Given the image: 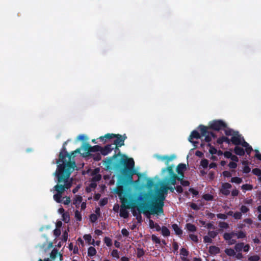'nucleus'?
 Here are the masks:
<instances>
[{
  "label": "nucleus",
  "mask_w": 261,
  "mask_h": 261,
  "mask_svg": "<svg viewBox=\"0 0 261 261\" xmlns=\"http://www.w3.org/2000/svg\"><path fill=\"white\" fill-rule=\"evenodd\" d=\"M250 171L251 169L248 166L246 165L244 167L243 171L244 173H248L250 172Z\"/></svg>",
  "instance_id": "64"
},
{
  "label": "nucleus",
  "mask_w": 261,
  "mask_h": 261,
  "mask_svg": "<svg viewBox=\"0 0 261 261\" xmlns=\"http://www.w3.org/2000/svg\"><path fill=\"white\" fill-rule=\"evenodd\" d=\"M104 242L108 247H110L112 245V240L109 237H106L104 238Z\"/></svg>",
  "instance_id": "38"
},
{
  "label": "nucleus",
  "mask_w": 261,
  "mask_h": 261,
  "mask_svg": "<svg viewBox=\"0 0 261 261\" xmlns=\"http://www.w3.org/2000/svg\"><path fill=\"white\" fill-rule=\"evenodd\" d=\"M115 138L116 139L114 141L113 145H115V151L119 150L118 147H121L124 145V141L127 138L126 134L123 135L120 134H107L103 136H101L99 138L100 140L102 142H106L107 139H111Z\"/></svg>",
  "instance_id": "5"
},
{
  "label": "nucleus",
  "mask_w": 261,
  "mask_h": 261,
  "mask_svg": "<svg viewBox=\"0 0 261 261\" xmlns=\"http://www.w3.org/2000/svg\"><path fill=\"white\" fill-rule=\"evenodd\" d=\"M200 137H201V136H200V134L197 130H194L191 132V133L188 138V140L191 143L193 144L195 147H196L197 144L198 143V142L194 141L192 140L194 139H199V138H200Z\"/></svg>",
  "instance_id": "13"
},
{
  "label": "nucleus",
  "mask_w": 261,
  "mask_h": 261,
  "mask_svg": "<svg viewBox=\"0 0 261 261\" xmlns=\"http://www.w3.org/2000/svg\"><path fill=\"white\" fill-rule=\"evenodd\" d=\"M108 203V199L106 198L101 199L99 201V205L101 206H105Z\"/></svg>",
  "instance_id": "59"
},
{
  "label": "nucleus",
  "mask_w": 261,
  "mask_h": 261,
  "mask_svg": "<svg viewBox=\"0 0 261 261\" xmlns=\"http://www.w3.org/2000/svg\"><path fill=\"white\" fill-rule=\"evenodd\" d=\"M243 245H244L243 242L236 243L234 246V250H236V252H241L244 248Z\"/></svg>",
  "instance_id": "24"
},
{
  "label": "nucleus",
  "mask_w": 261,
  "mask_h": 261,
  "mask_svg": "<svg viewBox=\"0 0 261 261\" xmlns=\"http://www.w3.org/2000/svg\"><path fill=\"white\" fill-rule=\"evenodd\" d=\"M237 237L238 239H243L246 238V234L243 231H240L237 233Z\"/></svg>",
  "instance_id": "42"
},
{
  "label": "nucleus",
  "mask_w": 261,
  "mask_h": 261,
  "mask_svg": "<svg viewBox=\"0 0 261 261\" xmlns=\"http://www.w3.org/2000/svg\"><path fill=\"white\" fill-rule=\"evenodd\" d=\"M186 165L185 164H179L176 169V171L177 172L178 176L184 177V171L186 169Z\"/></svg>",
  "instance_id": "16"
},
{
  "label": "nucleus",
  "mask_w": 261,
  "mask_h": 261,
  "mask_svg": "<svg viewBox=\"0 0 261 261\" xmlns=\"http://www.w3.org/2000/svg\"><path fill=\"white\" fill-rule=\"evenodd\" d=\"M83 238L88 243L92 244L93 245H95V241L93 239L92 240L91 236L90 234H85Z\"/></svg>",
  "instance_id": "23"
},
{
  "label": "nucleus",
  "mask_w": 261,
  "mask_h": 261,
  "mask_svg": "<svg viewBox=\"0 0 261 261\" xmlns=\"http://www.w3.org/2000/svg\"><path fill=\"white\" fill-rule=\"evenodd\" d=\"M144 254V251L143 249L138 248L137 249V255L138 257L140 258V257H142V256H143Z\"/></svg>",
  "instance_id": "51"
},
{
  "label": "nucleus",
  "mask_w": 261,
  "mask_h": 261,
  "mask_svg": "<svg viewBox=\"0 0 261 261\" xmlns=\"http://www.w3.org/2000/svg\"><path fill=\"white\" fill-rule=\"evenodd\" d=\"M218 232L215 231H209L208 232V236L212 239H214L218 235Z\"/></svg>",
  "instance_id": "49"
},
{
  "label": "nucleus",
  "mask_w": 261,
  "mask_h": 261,
  "mask_svg": "<svg viewBox=\"0 0 261 261\" xmlns=\"http://www.w3.org/2000/svg\"><path fill=\"white\" fill-rule=\"evenodd\" d=\"M100 149H101V147L99 145H97L93 146L90 145V153L100 151Z\"/></svg>",
  "instance_id": "30"
},
{
  "label": "nucleus",
  "mask_w": 261,
  "mask_h": 261,
  "mask_svg": "<svg viewBox=\"0 0 261 261\" xmlns=\"http://www.w3.org/2000/svg\"><path fill=\"white\" fill-rule=\"evenodd\" d=\"M113 149H115V148L112 144H108L104 147H101V149H100V152L102 155H107L109 153H110Z\"/></svg>",
  "instance_id": "14"
},
{
  "label": "nucleus",
  "mask_w": 261,
  "mask_h": 261,
  "mask_svg": "<svg viewBox=\"0 0 261 261\" xmlns=\"http://www.w3.org/2000/svg\"><path fill=\"white\" fill-rule=\"evenodd\" d=\"M199 128L200 132L201 135L202 136H205L208 133L207 129L209 128L208 127H206L203 125H200L199 126Z\"/></svg>",
  "instance_id": "22"
},
{
  "label": "nucleus",
  "mask_w": 261,
  "mask_h": 261,
  "mask_svg": "<svg viewBox=\"0 0 261 261\" xmlns=\"http://www.w3.org/2000/svg\"><path fill=\"white\" fill-rule=\"evenodd\" d=\"M146 185L149 188H151L152 187H153V186H154V182L153 180L151 179H148L147 180Z\"/></svg>",
  "instance_id": "57"
},
{
  "label": "nucleus",
  "mask_w": 261,
  "mask_h": 261,
  "mask_svg": "<svg viewBox=\"0 0 261 261\" xmlns=\"http://www.w3.org/2000/svg\"><path fill=\"white\" fill-rule=\"evenodd\" d=\"M203 241L204 243H212L213 242L212 239L208 236H205L203 237Z\"/></svg>",
  "instance_id": "55"
},
{
  "label": "nucleus",
  "mask_w": 261,
  "mask_h": 261,
  "mask_svg": "<svg viewBox=\"0 0 261 261\" xmlns=\"http://www.w3.org/2000/svg\"><path fill=\"white\" fill-rule=\"evenodd\" d=\"M54 234L56 238L59 237L61 234V230L59 228H56L54 230Z\"/></svg>",
  "instance_id": "60"
},
{
  "label": "nucleus",
  "mask_w": 261,
  "mask_h": 261,
  "mask_svg": "<svg viewBox=\"0 0 261 261\" xmlns=\"http://www.w3.org/2000/svg\"><path fill=\"white\" fill-rule=\"evenodd\" d=\"M101 179V175L100 174H98L96 175L93 176L91 180L96 182L97 181H99Z\"/></svg>",
  "instance_id": "47"
},
{
  "label": "nucleus",
  "mask_w": 261,
  "mask_h": 261,
  "mask_svg": "<svg viewBox=\"0 0 261 261\" xmlns=\"http://www.w3.org/2000/svg\"><path fill=\"white\" fill-rule=\"evenodd\" d=\"M227 127V124L222 120H214L210 122L208 128L210 129L219 131L223 130Z\"/></svg>",
  "instance_id": "9"
},
{
  "label": "nucleus",
  "mask_w": 261,
  "mask_h": 261,
  "mask_svg": "<svg viewBox=\"0 0 261 261\" xmlns=\"http://www.w3.org/2000/svg\"><path fill=\"white\" fill-rule=\"evenodd\" d=\"M189 237L192 241H193L195 243H197L198 242V239L197 236L194 234H189Z\"/></svg>",
  "instance_id": "53"
},
{
  "label": "nucleus",
  "mask_w": 261,
  "mask_h": 261,
  "mask_svg": "<svg viewBox=\"0 0 261 261\" xmlns=\"http://www.w3.org/2000/svg\"><path fill=\"white\" fill-rule=\"evenodd\" d=\"M111 255L113 257H116L117 258H119V253L117 250L114 249L111 252Z\"/></svg>",
  "instance_id": "58"
},
{
  "label": "nucleus",
  "mask_w": 261,
  "mask_h": 261,
  "mask_svg": "<svg viewBox=\"0 0 261 261\" xmlns=\"http://www.w3.org/2000/svg\"><path fill=\"white\" fill-rule=\"evenodd\" d=\"M202 198L206 201H212L214 199L213 195L210 194H205L202 196Z\"/></svg>",
  "instance_id": "35"
},
{
  "label": "nucleus",
  "mask_w": 261,
  "mask_h": 261,
  "mask_svg": "<svg viewBox=\"0 0 261 261\" xmlns=\"http://www.w3.org/2000/svg\"><path fill=\"white\" fill-rule=\"evenodd\" d=\"M76 165L74 163H68L66 165H58L54 175L57 178V185L54 186V190L57 193L63 194L66 190L71 188L72 180L69 179L70 175Z\"/></svg>",
  "instance_id": "2"
},
{
  "label": "nucleus",
  "mask_w": 261,
  "mask_h": 261,
  "mask_svg": "<svg viewBox=\"0 0 261 261\" xmlns=\"http://www.w3.org/2000/svg\"><path fill=\"white\" fill-rule=\"evenodd\" d=\"M67 141H66L63 143L59 155V159L56 162L57 164H59L58 165H66L69 162H73L75 164L74 160L71 161V155H70L66 150L65 145L67 144Z\"/></svg>",
  "instance_id": "8"
},
{
  "label": "nucleus",
  "mask_w": 261,
  "mask_h": 261,
  "mask_svg": "<svg viewBox=\"0 0 261 261\" xmlns=\"http://www.w3.org/2000/svg\"><path fill=\"white\" fill-rule=\"evenodd\" d=\"M174 165H171L167 167L163 168L161 170V175L163 176L167 172L168 176L164 178L163 181L167 182V184L174 186L176 184V180L179 181L181 183V181L184 180V177L177 175L174 172Z\"/></svg>",
  "instance_id": "4"
},
{
  "label": "nucleus",
  "mask_w": 261,
  "mask_h": 261,
  "mask_svg": "<svg viewBox=\"0 0 261 261\" xmlns=\"http://www.w3.org/2000/svg\"><path fill=\"white\" fill-rule=\"evenodd\" d=\"M149 194H145L143 197H139L138 200L141 201L138 204L137 207V210L138 211V215L136 217V219L139 223H141L142 221V216L141 213L143 212L144 214L147 213V210H149V205L150 203H146L145 200L147 199L149 197Z\"/></svg>",
  "instance_id": "7"
},
{
  "label": "nucleus",
  "mask_w": 261,
  "mask_h": 261,
  "mask_svg": "<svg viewBox=\"0 0 261 261\" xmlns=\"http://www.w3.org/2000/svg\"><path fill=\"white\" fill-rule=\"evenodd\" d=\"M161 231H162V235L164 237H167L170 235V230L167 227H166L165 226H163L162 227Z\"/></svg>",
  "instance_id": "25"
},
{
  "label": "nucleus",
  "mask_w": 261,
  "mask_h": 261,
  "mask_svg": "<svg viewBox=\"0 0 261 261\" xmlns=\"http://www.w3.org/2000/svg\"><path fill=\"white\" fill-rule=\"evenodd\" d=\"M241 188L243 190L246 191H250L253 188V187L250 184H244L241 187Z\"/></svg>",
  "instance_id": "32"
},
{
  "label": "nucleus",
  "mask_w": 261,
  "mask_h": 261,
  "mask_svg": "<svg viewBox=\"0 0 261 261\" xmlns=\"http://www.w3.org/2000/svg\"><path fill=\"white\" fill-rule=\"evenodd\" d=\"M260 259V257L258 255H254L252 256H250L248 258V261H259Z\"/></svg>",
  "instance_id": "33"
},
{
  "label": "nucleus",
  "mask_w": 261,
  "mask_h": 261,
  "mask_svg": "<svg viewBox=\"0 0 261 261\" xmlns=\"http://www.w3.org/2000/svg\"><path fill=\"white\" fill-rule=\"evenodd\" d=\"M217 217L219 219H221L223 220H225L227 218V216L226 214H217Z\"/></svg>",
  "instance_id": "61"
},
{
  "label": "nucleus",
  "mask_w": 261,
  "mask_h": 261,
  "mask_svg": "<svg viewBox=\"0 0 261 261\" xmlns=\"http://www.w3.org/2000/svg\"><path fill=\"white\" fill-rule=\"evenodd\" d=\"M252 172L253 174H254L256 176L260 177L261 175V170L259 168H256L253 169L252 170Z\"/></svg>",
  "instance_id": "41"
},
{
  "label": "nucleus",
  "mask_w": 261,
  "mask_h": 261,
  "mask_svg": "<svg viewBox=\"0 0 261 261\" xmlns=\"http://www.w3.org/2000/svg\"><path fill=\"white\" fill-rule=\"evenodd\" d=\"M242 215L241 212H236L234 213L233 217L236 220H240L242 218Z\"/></svg>",
  "instance_id": "45"
},
{
  "label": "nucleus",
  "mask_w": 261,
  "mask_h": 261,
  "mask_svg": "<svg viewBox=\"0 0 261 261\" xmlns=\"http://www.w3.org/2000/svg\"><path fill=\"white\" fill-rule=\"evenodd\" d=\"M225 253L229 256H233L236 255V252L232 248H226L224 250Z\"/></svg>",
  "instance_id": "27"
},
{
  "label": "nucleus",
  "mask_w": 261,
  "mask_h": 261,
  "mask_svg": "<svg viewBox=\"0 0 261 261\" xmlns=\"http://www.w3.org/2000/svg\"><path fill=\"white\" fill-rule=\"evenodd\" d=\"M234 152L238 155L242 156L245 154V150L244 149L239 146H236L234 148Z\"/></svg>",
  "instance_id": "19"
},
{
  "label": "nucleus",
  "mask_w": 261,
  "mask_h": 261,
  "mask_svg": "<svg viewBox=\"0 0 261 261\" xmlns=\"http://www.w3.org/2000/svg\"><path fill=\"white\" fill-rule=\"evenodd\" d=\"M120 166H123L121 169V173L123 177L121 185H118L115 190V192L118 195L120 199L125 196V188L124 185L130 184L133 182V176L134 175H139L135 169V162L133 158H128L123 155L119 160V164H117L115 167L118 168Z\"/></svg>",
  "instance_id": "1"
},
{
  "label": "nucleus",
  "mask_w": 261,
  "mask_h": 261,
  "mask_svg": "<svg viewBox=\"0 0 261 261\" xmlns=\"http://www.w3.org/2000/svg\"><path fill=\"white\" fill-rule=\"evenodd\" d=\"M172 246L173 248V252L174 253H177L179 247L178 243L176 242H173Z\"/></svg>",
  "instance_id": "56"
},
{
  "label": "nucleus",
  "mask_w": 261,
  "mask_h": 261,
  "mask_svg": "<svg viewBox=\"0 0 261 261\" xmlns=\"http://www.w3.org/2000/svg\"><path fill=\"white\" fill-rule=\"evenodd\" d=\"M62 217H63V220L65 223H68L70 220L69 216L68 214H67L66 213H63L62 214Z\"/></svg>",
  "instance_id": "52"
},
{
  "label": "nucleus",
  "mask_w": 261,
  "mask_h": 261,
  "mask_svg": "<svg viewBox=\"0 0 261 261\" xmlns=\"http://www.w3.org/2000/svg\"><path fill=\"white\" fill-rule=\"evenodd\" d=\"M155 156L158 160L164 161L165 164L167 166V167L169 166V164L170 162L172 161L176 157L174 154H172L171 155H161L156 154Z\"/></svg>",
  "instance_id": "11"
},
{
  "label": "nucleus",
  "mask_w": 261,
  "mask_h": 261,
  "mask_svg": "<svg viewBox=\"0 0 261 261\" xmlns=\"http://www.w3.org/2000/svg\"><path fill=\"white\" fill-rule=\"evenodd\" d=\"M230 181L231 182H234V183L239 184L243 181V180L240 177H234L231 178Z\"/></svg>",
  "instance_id": "36"
},
{
  "label": "nucleus",
  "mask_w": 261,
  "mask_h": 261,
  "mask_svg": "<svg viewBox=\"0 0 261 261\" xmlns=\"http://www.w3.org/2000/svg\"><path fill=\"white\" fill-rule=\"evenodd\" d=\"M232 187L231 184L228 182H225L222 184V189L221 190V192L224 195L227 196L230 194V191L229 190Z\"/></svg>",
  "instance_id": "15"
},
{
  "label": "nucleus",
  "mask_w": 261,
  "mask_h": 261,
  "mask_svg": "<svg viewBox=\"0 0 261 261\" xmlns=\"http://www.w3.org/2000/svg\"><path fill=\"white\" fill-rule=\"evenodd\" d=\"M82 147L85 151L82 154L83 156L87 157L90 156V155H91V154L90 153V145L88 143H83Z\"/></svg>",
  "instance_id": "17"
},
{
  "label": "nucleus",
  "mask_w": 261,
  "mask_h": 261,
  "mask_svg": "<svg viewBox=\"0 0 261 261\" xmlns=\"http://www.w3.org/2000/svg\"><path fill=\"white\" fill-rule=\"evenodd\" d=\"M83 200V198L81 196H77L76 197V198L74 199L73 201L74 204H80Z\"/></svg>",
  "instance_id": "40"
},
{
  "label": "nucleus",
  "mask_w": 261,
  "mask_h": 261,
  "mask_svg": "<svg viewBox=\"0 0 261 261\" xmlns=\"http://www.w3.org/2000/svg\"><path fill=\"white\" fill-rule=\"evenodd\" d=\"M208 251L211 254H217L220 252V248L216 246H211Z\"/></svg>",
  "instance_id": "20"
},
{
  "label": "nucleus",
  "mask_w": 261,
  "mask_h": 261,
  "mask_svg": "<svg viewBox=\"0 0 261 261\" xmlns=\"http://www.w3.org/2000/svg\"><path fill=\"white\" fill-rule=\"evenodd\" d=\"M189 191L193 195V197L198 195V194H199L198 191L195 190L193 188H190Z\"/></svg>",
  "instance_id": "62"
},
{
  "label": "nucleus",
  "mask_w": 261,
  "mask_h": 261,
  "mask_svg": "<svg viewBox=\"0 0 261 261\" xmlns=\"http://www.w3.org/2000/svg\"><path fill=\"white\" fill-rule=\"evenodd\" d=\"M122 205L120 210V216L123 218L128 217L129 213L127 211V208H133L136 207L138 204V200L131 199L129 201L127 197H123L121 198Z\"/></svg>",
  "instance_id": "6"
},
{
  "label": "nucleus",
  "mask_w": 261,
  "mask_h": 261,
  "mask_svg": "<svg viewBox=\"0 0 261 261\" xmlns=\"http://www.w3.org/2000/svg\"><path fill=\"white\" fill-rule=\"evenodd\" d=\"M90 156H92L95 161H99L101 159V154L99 153L91 154V155H90Z\"/></svg>",
  "instance_id": "34"
},
{
  "label": "nucleus",
  "mask_w": 261,
  "mask_h": 261,
  "mask_svg": "<svg viewBox=\"0 0 261 261\" xmlns=\"http://www.w3.org/2000/svg\"><path fill=\"white\" fill-rule=\"evenodd\" d=\"M172 228L175 231V233L176 235L180 236L182 234V229L179 227L177 224H173L172 225Z\"/></svg>",
  "instance_id": "18"
},
{
  "label": "nucleus",
  "mask_w": 261,
  "mask_h": 261,
  "mask_svg": "<svg viewBox=\"0 0 261 261\" xmlns=\"http://www.w3.org/2000/svg\"><path fill=\"white\" fill-rule=\"evenodd\" d=\"M62 194L57 193L54 195V200L58 203H61L62 202Z\"/></svg>",
  "instance_id": "31"
},
{
  "label": "nucleus",
  "mask_w": 261,
  "mask_h": 261,
  "mask_svg": "<svg viewBox=\"0 0 261 261\" xmlns=\"http://www.w3.org/2000/svg\"><path fill=\"white\" fill-rule=\"evenodd\" d=\"M180 254L182 255V257H187L189 255V251L185 248H182L180 249Z\"/></svg>",
  "instance_id": "44"
},
{
  "label": "nucleus",
  "mask_w": 261,
  "mask_h": 261,
  "mask_svg": "<svg viewBox=\"0 0 261 261\" xmlns=\"http://www.w3.org/2000/svg\"><path fill=\"white\" fill-rule=\"evenodd\" d=\"M240 211L241 214H245L249 211V208L245 205H242L240 207Z\"/></svg>",
  "instance_id": "50"
},
{
  "label": "nucleus",
  "mask_w": 261,
  "mask_h": 261,
  "mask_svg": "<svg viewBox=\"0 0 261 261\" xmlns=\"http://www.w3.org/2000/svg\"><path fill=\"white\" fill-rule=\"evenodd\" d=\"M98 216L97 215H95L94 214H92L90 215V221L92 222H95L97 219H98Z\"/></svg>",
  "instance_id": "48"
},
{
  "label": "nucleus",
  "mask_w": 261,
  "mask_h": 261,
  "mask_svg": "<svg viewBox=\"0 0 261 261\" xmlns=\"http://www.w3.org/2000/svg\"><path fill=\"white\" fill-rule=\"evenodd\" d=\"M118 155H120V152H119L118 154H115L113 156L106 158L105 161H103V162L105 163L106 165L107 166V167L108 168L113 167L116 169V168L115 167L117 164H119V162L118 163H115L114 164L113 163V159L116 158ZM123 168V166H120L118 168H117V169H119L120 171L121 172V168Z\"/></svg>",
  "instance_id": "10"
},
{
  "label": "nucleus",
  "mask_w": 261,
  "mask_h": 261,
  "mask_svg": "<svg viewBox=\"0 0 261 261\" xmlns=\"http://www.w3.org/2000/svg\"><path fill=\"white\" fill-rule=\"evenodd\" d=\"M96 254V250L94 247L91 246L88 249V255L89 256H93Z\"/></svg>",
  "instance_id": "26"
},
{
  "label": "nucleus",
  "mask_w": 261,
  "mask_h": 261,
  "mask_svg": "<svg viewBox=\"0 0 261 261\" xmlns=\"http://www.w3.org/2000/svg\"><path fill=\"white\" fill-rule=\"evenodd\" d=\"M60 255V260L62 259V255L58 253V251L56 249H54L50 254V257L52 259H55L58 255Z\"/></svg>",
  "instance_id": "21"
},
{
  "label": "nucleus",
  "mask_w": 261,
  "mask_h": 261,
  "mask_svg": "<svg viewBox=\"0 0 261 261\" xmlns=\"http://www.w3.org/2000/svg\"><path fill=\"white\" fill-rule=\"evenodd\" d=\"M75 218H76V220L78 221H82V215L80 212H79L78 210H76L75 211Z\"/></svg>",
  "instance_id": "39"
},
{
  "label": "nucleus",
  "mask_w": 261,
  "mask_h": 261,
  "mask_svg": "<svg viewBox=\"0 0 261 261\" xmlns=\"http://www.w3.org/2000/svg\"><path fill=\"white\" fill-rule=\"evenodd\" d=\"M200 165L204 168H206L208 165V161L207 159H203L201 161Z\"/></svg>",
  "instance_id": "37"
},
{
  "label": "nucleus",
  "mask_w": 261,
  "mask_h": 261,
  "mask_svg": "<svg viewBox=\"0 0 261 261\" xmlns=\"http://www.w3.org/2000/svg\"><path fill=\"white\" fill-rule=\"evenodd\" d=\"M223 238L225 241H229L232 239V237L228 232H225L223 234Z\"/></svg>",
  "instance_id": "54"
},
{
  "label": "nucleus",
  "mask_w": 261,
  "mask_h": 261,
  "mask_svg": "<svg viewBox=\"0 0 261 261\" xmlns=\"http://www.w3.org/2000/svg\"><path fill=\"white\" fill-rule=\"evenodd\" d=\"M151 240L153 242L155 243L156 244H160L161 241L160 238L156 237L155 234H152L151 236Z\"/></svg>",
  "instance_id": "43"
},
{
  "label": "nucleus",
  "mask_w": 261,
  "mask_h": 261,
  "mask_svg": "<svg viewBox=\"0 0 261 261\" xmlns=\"http://www.w3.org/2000/svg\"><path fill=\"white\" fill-rule=\"evenodd\" d=\"M190 207L192 209L196 211L199 210L200 209V207L195 203H192L190 204Z\"/></svg>",
  "instance_id": "63"
},
{
  "label": "nucleus",
  "mask_w": 261,
  "mask_h": 261,
  "mask_svg": "<svg viewBox=\"0 0 261 261\" xmlns=\"http://www.w3.org/2000/svg\"><path fill=\"white\" fill-rule=\"evenodd\" d=\"M207 146L210 147L209 152L212 155H214L217 153V149L210 143H208Z\"/></svg>",
  "instance_id": "29"
},
{
  "label": "nucleus",
  "mask_w": 261,
  "mask_h": 261,
  "mask_svg": "<svg viewBox=\"0 0 261 261\" xmlns=\"http://www.w3.org/2000/svg\"><path fill=\"white\" fill-rule=\"evenodd\" d=\"M186 227L188 230L190 232H195L196 231V227L193 224L187 223L186 224Z\"/></svg>",
  "instance_id": "28"
},
{
  "label": "nucleus",
  "mask_w": 261,
  "mask_h": 261,
  "mask_svg": "<svg viewBox=\"0 0 261 261\" xmlns=\"http://www.w3.org/2000/svg\"><path fill=\"white\" fill-rule=\"evenodd\" d=\"M219 226L223 229H227L229 228V224L225 222H220L219 223Z\"/></svg>",
  "instance_id": "46"
},
{
  "label": "nucleus",
  "mask_w": 261,
  "mask_h": 261,
  "mask_svg": "<svg viewBox=\"0 0 261 261\" xmlns=\"http://www.w3.org/2000/svg\"><path fill=\"white\" fill-rule=\"evenodd\" d=\"M242 138H241V135L239 134V132H233L232 136L231 138V143L235 145H239L241 143Z\"/></svg>",
  "instance_id": "12"
},
{
  "label": "nucleus",
  "mask_w": 261,
  "mask_h": 261,
  "mask_svg": "<svg viewBox=\"0 0 261 261\" xmlns=\"http://www.w3.org/2000/svg\"><path fill=\"white\" fill-rule=\"evenodd\" d=\"M167 183L164 181L161 188L159 191L157 195L154 198V201L152 202L149 205L150 213L152 215H159L164 212V200L166 198L165 195L167 194L168 190H166Z\"/></svg>",
  "instance_id": "3"
}]
</instances>
